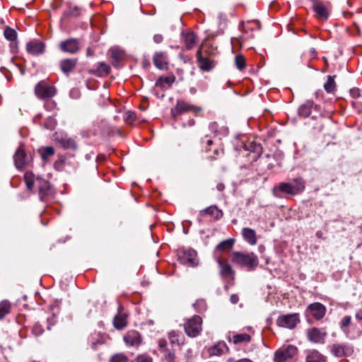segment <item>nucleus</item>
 <instances>
[{
	"mask_svg": "<svg viewBox=\"0 0 362 362\" xmlns=\"http://www.w3.org/2000/svg\"><path fill=\"white\" fill-rule=\"evenodd\" d=\"M231 261L240 267H245L248 271L255 270L259 264L258 257L253 252H233L231 254Z\"/></svg>",
	"mask_w": 362,
	"mask_h": 362,
	"instance_id": "f257e3e1",
	"label": "nucleus"
},
{
	"mask_svg": "<svg viewBox=\"0 0 362 362\" xmlns=\"http://www.w3.org/2000/svg\"><path fill=\"white\" fill-rule=\"evenodd\" d=\"M278 188L284 194L296 195L304 190L305 182L302 178L298 177L291 182L280 183Z\"/></svg>",
	"mask_w": 362,
	"mask_h": 362,
	"instance_id": "f03ea898",
	"label": "nucleus"
},
{
	"mask_svg": "<svg viewBox=\"0 0 362 362\" xmlns=\"http://www.w3.org/2000/svg\"><path fill=\"white\" fill-rule=\"evenodd\" d=\"M202 320L198 315H194L192 318L187 320L184 325V329L186 334L189 337H196L202 332Z\"/></svg>",
	"mask_w": 362,
	"mask_h": 362,
	"instance_id": "7ed1b4c3",
	"label": "nucleus"
},
{
	"mask_svg": "<svg viewBox=\"0 0 362 362\" xmlns=\"http://www.w3.org/2000/svg\"><path fill=\"white\" fill-rule=\"evenodd\" d=\"M298 115L303 117L311 115L313 119H316L318 116H322V112L319 105L314 106L313 101L307 100L298 108Z\"/></svg>",
	"mask_w": 362,
	"mask_h": 362,
	"instance_id": "20e7f679",
	"label": "nucleus"
},
{
	"mask_svg": "<svg viewBox=\"0 0 362 362\" xmlns=\"http://www.w3.org/2000/svg\"><path fill=\"white\" fill-rule=\"evenodd\" d=\"M56 88L48 85L45 81H40L35 87V93L40 99H49L55 95Z\"/></svg>",
	"mask_w": 362,
	"mask_h": 362,
	"instance_id": "39448f33",
	"label": "nucleus"
},
{
	"mask_svg": "<svg viewBox=\"0 0 362 362\" xmlns=\"http://www.w3.org/2000/svg\"><path fill=\"white\" fill-rule=\"evenodd\" d=\"M299 322L300 317L298 313L281 315L276 320L278 326L291 329L295 328Z\"/></svg>",
	"mask_w": 362,
	"mask_h": 362,
	"instance_id": "423d86ee",
	"label": "nucleus"
},
{
	"mask_svg": "<svg viewBox=\"0 0 362 362\" xmlns=\"http://www.w3.org/2000/svg\"><path fill=\"white\" fill-rule=\"evenodd\" d=\"M201 110V107H195L184 100H177L175 107L171 110V115L175 118L177 115L189 111H193L197 115Z\"/></svg>",
	"mask_w": 362,
	"mask_h": 362,
	"instance_id": "0eeeda50",
	"label": "nucleus"
},
{
	"mask_svg": "<svg viewBox=\"0 0 362 362\" xmlns=\"http://www.w3.org/2000/svg\"><path fill=\"white\" fill-rule=\"evenodd\" d=\"M297 352V349L292 345L278 349L274 354V362H286L291 358Z\"/></svg>",
	"mask_w": 362,
	"mask_h": 362,
	"instance_id": "6e6552de",
	"label": "nucleus"
},
{
	"mask_svg": "<svg viewBox=\"0 0 362 362\" xmlns=\"http://www.w3.org/2000/svg\"><path fill=\"white\" fill-rule=\"evenodd\" d=\"M196 57L199 64V67L204 71H209L214 68L216 62L212 58H207L203 56V52L201 49L197 51Z\"/></svg>",
	"mask_w": 362,
	"mask_h": 362,
	"instance_id": "1a4fd4ad",
	"label": "nucleus"
},
{
	"mask_svg": "<svg viewBox=\"0 0 362 362\" xmlns=\"http://www.w3.org/2000/svg\"><path fill=\"white\" fill-rule=\"evenodd\" d=\"M158 349L162 354V360L164 362H174L175 360V353L173 350L168 348L166 339H160L158 340Z\"/></svg>",
	"mask_w": 362,
	"mask_h": 362,
	"instance_id": "9d476101",
	"label": "nucleus"
},
{
	"mask_svg": "<svg viewBox=\"0 0 362 362\" xmlns=\"http://www.w3.org/2000/svg\"><path fill=\"white\" fill-rule=\"evenodd\" d=\"M36 183L38 187L39 196L42 201H45L47 197L53 194V189L48 181L37 177Z\"/></svg>",
	"mask_w": 362,
	"mask_h": 362,
	"instance_id": "9b49d317",
	"label": "nucleus"
},
{
	"mask_svg": "<svg viewBox=\"0 0 362 362\" xmlns=\"http://www.w3.org/2000/svg\"><path fill=\"white\" fill-rule=\"evenodd\" d=\"M327 332L324 329L312 327L307 330V337L313 343H324Z\"/></svg>",
	"mask_w": 362,
	"mask_h": 362,
	"instance_id": "f8f14e48",
	"label": "nucleus"
},
{
	"mask_svg": "<svg viewBox=\"0 0 362 362\" xmlns=\"http://www.w3.org/2000/svg\"><path fill=\"white\" fill-rule=\"evenodd\" d=\"M326 310L325 306L317 302L310 304L306 310V311L317 320H320L324 317Z\"/></svg>",
	"mask_w": 362,
	"mask_h": 362,
	"instance_id": "ddd939ff",
	"label": "nucleus"
},
{
	"mask_svg": "<svg viewBox=\"0 0 362 362\" xmlns=\"http://www.w3.org/2000/svg\"><path fill=\"white\" fill-rule=\"evenodd\" d=\"M180 259L182 264L190 267H196L199 264L197 252L192 249L185 250L180 256Z\"/></svg>",
	"mask_w": 362,
	"mask_h": 362,
	"instance_id": "4468645a",
	"label": "nucleus"
},
{
	"mask_svg": "<svg viewBox=\"0 0 362 362\" xmlns=\"http://www.w3.org/2000/svg\"><path fill=\"white\" fill-rule=\"evenodd\" d=\"M59 47L64 52L75 54L79 50L78 41L75 38H69L62 41Z\"/></svg>",
	"mask_w": 362,
	"mask_h": 362,
	"instance_id": "2eb2a0df",
	"label": "nucleus"
},
{
	"mask_svg": "<svg viewBox=\"0 0 362 362\" xmlns=\"http://www.w3.org/2000/svg\"><path fill=\"white\" fill-rule=\"evenodd\" d=\"M331 352L337 357H344L353 354V347L348 344H334L330 348Z\"/></svg>",
	"mask_w": 362,
	"mask_h": 362,
	"instance_id": "dca6fc26",
	"label": "nucleus"
},
{
	"mask_svg": "<svg viewBox=\"0 0 362 362\" xmlns=\"http://www.w3.org/2000/svg\"><path fill=\"white\" fill-rule=\"evenodd\" d=\"M209 357L221 356L229 352V348L223 341H219L206 350Z\"/></svg>",
	"mask_w": 362,
	"mask_h": 362,
	"instance_id": "f3484780",
	"label": "nucleus"
},
{
	"mask_svg": "<svg viewBox=\"0 0 362 362\" xmlns=\"http://www.w3.org/2000/svg\"><path fill=\"white\" fill-rule=\"evenodd\" d=\"M153 62L155 66L160 70L168 69V56L165 52H156L153 57Z\"/></svg>",
	"mask_w": 362,
	"mask_h": 362,
	"instance_id": "a211bd4d",
	"label": "nucleus"
},
{
	"mask_svg": "<svg viewBox=\"0 0 362 362\" xmlns=\"http://www.w3.org/2000/svg\"><path fill=\"white\" fill-rule=\"evenodd\" d=\"M218 264L220 267V275L224 279L233 280L235 278V272L232 267L227 261L221 259L218 260Z\"/></svg>",
	"mask_w": 362,
	"mask_h": 362,
	"instance_id": "6ab92c4d",
	"label": "nucleus"
},
{
	"mask_svg": "<svg viewBox=\"0 0 362 362\" xmlns=\"http://www.w3.org/2000/svg\"><path fill=\"white\" fill-rule=\"evenodd\" d=\"M78 64V59L72 58V59H64L59 62V67L61 71L69 76L70 73H71L74 69L76 68Z\"/></svg>",
	"mask_w": 362,
	"mask_h": 362,
	"instance_id": "aec40b11",
	"label": "nucleus"
},
{
	"mask_svg": "<svg viewBox=\"0 0 362 362\" xmlns=\"http://www.w3.org/2000/svg\"><path fill=\"white\" fill-rule=\"evenodd\" d=\"M45 45L37 40H32L27 43L26 49L32 55H39L45 52Z\"/></svg>",
	"mask_w": 362,
	"mask_h": 362,
	"instance_id": "412c9836",
	"label": "nucleus"
},
{
	"mask_svg": "<svg viewBox=\"0 0 362 362\" xmlns=\"http://www.w3.org/2000/svg\"><path fill=\"white\" fill-rule=\"evenodd\" d=\"M124 342L129 346H138L141 342V335L136 331H129L124 336Z\"/></svg>",
	"mask_w": 362,
	"mask_h": 362,
	"instance_id": "4be33fe9",
	"label": "nucleus"
},
{
	"mask_svg": "<svg viewBox=\"0 0 362 362\" xmlns=\"http://www.w3.org/2000/svg\"><path fill=\"white\" fill-rule=\"evenodd\" d=\"M313 11L319 18L327 19L329 16V11L322 1H316L313 4Z\"/></svg>",
	"mask_w": 362,
	"mask_h": 362,
	"instance_id": "5701e85b",
	"label": "nucleus"
},
{
	"mask_svg": "<svg viewBox=\"0 0 362 362\" xmlns=\"http://www.w3.org/2000/svg\"><path fill=\"white\" fill-rule=\"evenodd\" d=\"M209 215L214 218L216 220L220 219L223 216V211L219 209L216 206L211 205L199 211L200 216Z\"/></svg>",
	"mask_w": 362,
	"mask_h": 362,
	"instance_id": "b1692460",
	"label": "nucleus"
},
{
	"mask_svg": "<svg viewBox=\"0 0 362 362\" xmlns=\"http://www.w3.org/2000/svg\"><path fill=\"white\" fill-rule=\"evenodd\" d=\"M110 66L105 62H100L96 69H90L88 72L97 76H105L110 72Z\"/></svg>",
	"mask_w": 362,
	"mask_h": 362,
	"instance_id": "393cba45",
	"label": "nucleus"
},
{
	"mask_svg": "<svg viewBox=\"0 0 362 362\" xmlns=\"http://www.w3.org/2000/svg\"><path fill=\"white\" fill-rule=\"evenodd\" d=\"M242 235L245 240L250 245H254L257 243L256 233L253 229L244 228L242 230Z\"/></svg>",
	"mask_w": 362,
	"mask_h": 362,
	"instance_id": "a878e982",
	"label": "nucleus"
},
{
	"mask_svg": "<svg viewBox=\"0 0 362 362\" xmlns=\"http://www.w3.org/2000/svg\"><path fill=\"white\" fill-rule=\"evenodd\" d=\"M13 158L15 165L18 169L22 168L25 165L26 154L22 149H17Z\"/></svg>",
	"mask_w": 362,
	"mask_h": 362,
	"instance_id": "bb28decb",
	"label": "nucleus"
},
{
	"mask_svg": "<svg viewBox=\"0 0 362 362\" xmlns=\"http://www.w3.org/2000/svg\"><path fill=\"white\" fill-rule=\"evenodd\" d=\"M306 362H325V357L317 350H310L308 351Z\"/></svg>",
	"mask_w": 362,
	"mask_h": 362,
	"instance_id": "cd10ccee",
	"label": "nucleus"
},
{
	"mask_svg": "<svg viewBox=\"0 0 362 362\" xmlns=\"http://www.w3.org/2000/svg\"><path fill=\"white\" fill-rule=\"evenodd\" d=\"M59 142L64 149L76 150L77 148L76 142L71 138L63 136L59 140Z\"/></svg>",
	"mask_w": 362,
	"mask_h": 362,
	"instance_id": "c85d7f7f",
	"label": "nucleus"
},
{
	"mask_svg": "<svg viewBox=\"0 0 362 362\" xmlns=\"http://www.w3.org/2000/svg\"><path fill=\"white\" fill-rule=\"evenodd\" d=\"M244 148L246 151L254 153L256 158L260 157L262 153V148L261 145L254 141L250 142L248 144H245Z\"/></svg>",
	"mask_w": 362,
	"mask_h": 362,
	"instance_id": "c756f323",
	"label": "nucleus"
},
{
	"mask_svg": "<svg viewBox=\"0 0 362 362\" xmlns=\"http://www.w3.org/2000/svg\"><path fill=\"white\" fill-rule=\"evenodd\" d=\"M168 339L171 345L181 346L184 344V338L175 331H171L168 333Z\"/></svg>",
	"mask_w": 362,
	"mask_h": 362,
	"instance_id": "7c9ffc66",
	"label": "nucleus"
},
{
	"mask_svg": "<svg viewBox=\"0 0 362 362\" xmlns=\"http://www.w3.org/2000/svg\"><path fill=\"white\" fill-rule=\"evenodd\" d=\"M113 324L116 329H123L127 325L126 315L124 314L118 313L114 317Z\"/></svg>",
	"mask_w": 362,
	"mask_h": 362,
	"instance_id": "2f4dec72",
	"label": "nucleus"
},
{
	"mask_svg": "<svg viewBox=\"0 0 362 362\" xmlns=\"http://www.w3.org/2000/svg\"><path fill=\"white\" fill-rule=\"evenodd\" d=\"M110 52H111V59H112L111 63H112V66H118L119 62H121V60L123 58V55H124L123 52L120 50H117V49H111Z\"/></svg>",
	"mask_w": 362,
	"mask_h": 362,
	"instance_id": "473e14b6",
	"label": "nucleus"
},
{
	"mask_svg": "<svg viewBox=\"0 0 362 362\" xmlns=\"http://www.w3.org/2000/svg\"><path fill=\"white\" fill-rule=\"evenodd\" d=\"M335 77L336 76H328L327 80L324 84V88L328 93H333L336 90Z\"/></svg>",
	"mask_w": 362,
	"mask_h": 362,
	"instance_id": "72a5a7b5",
	"label": "nucleus"
},
{
	"mask_svg": "<svg viewBox=\"0 0 362 362\" xmlns=\"http://www.w3.org/2000/svg\"><path fill=\"white\" fill-rule=\"evenodd\" d=\"M184 41H185L186 47L188 49H191L196 44L197 37L194 35V33L192 32L187 33L184 36Z\"/></svg>",
	"mask_w": 362,
	"mask_h": 362,
	"instance_id": "f704fd0d",
	"label": "nucleus"
},
{
	"mask_svg": "<svg viewBox=\"0 0 362 362\" xmlns=\"http://www.w3.org/2000/svg\"><path fill=\"white\" fill-rule=\"evenodd\" d=\"M24 180L27 186V189L29 191H32L34 187L35 182H36V178H35L34 174L28 171L24 175Z\"/></svg>",
	"mask_w": 362,
	"mask_h": 362,
	"instance_id": "c9c22d12",
	"label": "nucleus"
},
{
	"mask_svg": "<svg viewBox=\"0 0 362 362\" xmlns=\"http://www.w3.org/2000/svg\"><path fill=\"white\" fill-rule=\"evenodd\" d=\"M250 340V335L246 333L237 334L233 337V342L235 344L248 343Z\"/></svg>",
	"mask_w": 362,
	"mask_h": 362,
	"instance_id": "e433bc0d",
	"label": "nucleus"
},
{
	"mask_svg": "<svg viewBox=\"0 0 362 362\" xmlns=\"http://www.w3.org/2000/svg\"><path fill=\"white\" fill-rule=\"evenodd\" d=\"M234 245L233 239H228L223 241H221L217 246L216 250L218 251H225L232 249Z\"/></svg>",
	"mask_w": 362,
	"mask_h": 362,
	"instance_id": "4c0bfd02",
	"label": "nucleus"
},
{
	"mask_svg": "<svg viewBox=\"0 0 362 362\" xmlns=\"http://www.w3.org/2000/svg\"><path fill=\"white\" fill-rule=\"evenodd\" d=\"M41 158L43 160H47L54 154V149L52 146H47L40 150Z\"/></svg>",
	"mask_w": 362,
	"mask_h": 362,
	"instance_id": "58836bf2",
	"label": "nucleus"
},
{
	"mask_svg": "<svg viewBox=\"0 0 362 362\" xmlns=\"http://www.w3.org/2000/svg\"><path fill=\"white\" fill-rule=\"evenodd\" d=\"M11 304L7 300H3L0 303V320L3 319L6 315L10 312Z\"/></svg>",
	"mask_w": 362,
	"mask_h": 362,
	"instance_id": "ea45409f",
	"label": "nucleus"
},
{
	"mask_svg": "<svg viewBox=\"0 0 362 362\" xmlns=\"http://www.w3.org/2000/svg\"><path fill=\"white\" fill-rule=\"evenodd\" d=\"M175 76H166V77L160 76L156 81V86H159V87H162L163 83H167L169 86H171L172 83L175 81Z\"/></svg>",
	"mask_w": 362,
	"mask_h": 362,
	"instance_id": "a19ab883",
	"label": "nucleus"
},
{
	"mask_svg": "<svg viewBox=\"0 0 362 362\" xmlns=\"http://www.w3.org/2000/svg\"><path fill=\"white\" fill-rule=\"evenodd\" d=\"M4 36L5 37L9 40V41H15L17 38V33L16 32L15 30L9 28V27H7L5 30H4Z\"/></svg>",
	"mask_w": 362,
	"mask_h": 362,
	"instance_id": "79ce46f5",
	"label": "nucleus"
},
{
	"mask_svg": "<svg viewBox=\"0 0 362 362\" xmlns=\"http://www.w3.org/2000/svg\"><path fill=\"white\" fill-rule=\"evenodd\" d=\"M235 64L238 69L240 71L244 69L246 65L245 57L242 54L235 56Z\"/></svg>",
	"mask_w": 362,
	"mask_h": 362,
	"instance_id": "37998d69",
	"label": "nucleus"
},
{
	"mask_svg": "<svg viewBox=\"0 0 362 362\" xmlns=\"http://www.w3.org/2000/svg\"><path fill=\"white\" fill-rule=\"evenodd\" d=\"M203 52V56H206L207 58L214 59V56L215 55V52L214 48L211 47H200Z\"/></svg>",
	"mask_w": 362,
	"mask_h": 362,
	"instance_id": "c03bdc74",
	"label": "nucleus"
},
{
	"mask_svg": "<svg viewBox=\"0 0 362 362\" xmlns=\"http://www.w3.org/2000/svg\"><path fill=\"white\" fill-rule=\"evenodd\" d=\"M128 361L127 357L122 354H115L110 360V362H128Z\"/></svg>",
	"mask_w": 362,
	"mask_h": 362,
	"instance_id": "a18cd8bd",
	"label": "nucleus"
},
{
	"mask_svg": "<svg viewBox=\"0 0 362 362\" xmlns=\"http://www.w3.org/2000/svg\"><path fill=\"white\" fill-rule=\"evenodd\" d=\"M351 322V316H345L342 318L340 322V328L344 332H346V327L350 325Z\"/></svg>",
	"mask_w": 362,
	"mask_h": 362,
	"instance_id": "49530a36",
	"label": "nucleus"
},
{
	"mask_svg": "<svg viewBox=\"0 0 362 362\" xmlns=\"http://www.w3.org/2000/svg\"><path fill=\"white\" fill-rule=\"evenodd\" d=\"M202 143L206 144V150L208 151L210 149L208 148V146H211L214 144V141L211 136L208 134H206L204 137L202 138Z\"/></svg>",
	"mask_w": 362,
	"mask_h": 362,
	"instance_id": "de8ad7c7",
	"label": "nucleus"
},
{
	"mask_svg": "<svg viewBox=\"0 0 362 362\" xmlns=\"http://www.w3.org/2000/svg\"><path fill=\"white\" fill-rule=\"evenodd\" d=\"M136 362H153L151 356L146 354H140L135 358Z\"/></svg>",
	"mask_w": 362,
	"mask_h": 362,
	"instance_id": "09e8293b",
	"label": "nucleus"
},
{
	"mask_svg": "<svg viewBox=\"0 0 362 362\" xmlns=\"http://www.w3.org/2000/svg\"><path fill=\"white\" fill-rule=\"evenodd\" d=\"M136 118V115L132 112H127L125 114L124 121L129 124L132 123Z\"/></svg>",
	"mask_w": 362,
	"mask_h": 362,
	"instance_id": "8fccbe9b",
	"label": "nucleus"
},
{
	"mask_svg": "<svg viewBox=\"0 0 362 362\" xmlns=\"http://www.w3.org/2000/svg\"><path fill=\"white\" fill-rule=\"evenodd\" d=\"M142 66L144 69H148L151 66L150 61L146 57H144L142 59Z\"/></svg>",
	"mask_w": 362,
	"mask_h": 362,
	"instance_id": "3c124183",
	"label": "nucleus"
},
{
	"mask_svg": "<svg viewBox=\"0 0 362 362\" xmlns=\"http://www.w3.org/2000/svg\"><path fill=\"white\" fill-rule=\"evenodd\" d=\"M163 40V35L160 34H156L153 36V41L157 44L162 42Z\"/></svg>",
	"mask_w": 362,
	"mask_h": 362,
	"instance_id": "603ef678",
	"label": "nucleus"
},
{
	"mask_svg": "<svg viewBox=\"0 0 362 362\" xmlns=\"http://www.w3.org/2000/svg\"><path fill=\"white\" fill-rule=\"evenodd\" d=\"M350 93L351 96L354 98H358L360 96L359 90L358 88H354L350 90Z\"/></svg>",
	"mask_w": 362,
	"mask_h": 362,
	"instance_id": "864d4df0",
	"label": "nucleus"
},
{
	"mask_svg": "<svg viewBox=\"0 0 362 362\" xmlns=\"http://www.w3.org/2000/svg\"><path fill=\"white\" fill-rule=\"evenodd\" d=\"M230 300L233 304H236L239 300V297L236 294H232L230 297Z\"/></svg>",
	"mask_w": 362,
	"mask_h": 362,
	"instance_id": "5fc2aeb1",
	"label": "nucleus"
},
{
	"mask_svg": "<svg viewBox=\"0 0 362 362\" xmlns=\"http://www.w3.org/2000/svg\"><path fill=\"white\" fill-rule=\"evenodd\" d=\"M355 317L357 320L362 321V309H360L356 312Z\"/></svg>",
	"mask_w": 362,
	"mask_h": 362,
	"instance_id": "6e6d98bb",
	"label": "nucleus"
},
{
	"mask_svg": "<svg viewBox=\"0 0 362 362\" xmlns=\"http://www.w3.org/2000/svg\"><path fill=\"white\" fill-rule=\"evenodd\" d=\"M216 189L220 191V192H222L225 189V185L223 184V183H218L216 185Z\"/></svg>",
	"mask_w": 362,
	"mask_h": 362,
	"instance_id": "4d7b16f0",
	"label": "nucleus"
},
{
	"mask_svg": "<svg viewBox=\"0 0 362 362\" xmlns=\"http://www.w3.org/2000/svg\"><path fill=\"white\" fill-rule=\"evenodd\" d=\"M64 162H65V158H61L57 161H56L54 165H55V166H57V165H58L59 164L62 165V164L64 163Z\"/></svg>",
	"mask_w": 362,
	"mask_h": 362,
	"instance_id": "13d9d810",
	"label": "nucleus"
},
{
	"mask_svg": "<svg viewBox=\"0 0 362 362\" xmlns=\"http://www.w3.org/2000/svg\"><path fill=\"white\" fill-rule=\"evenodd\" d=\"M52 121H53V119H48V120L45 123V127H46L47 129H52V127H50V126H49V122H52Z\"/></svg>",
	"mask_w": 362,
	"mask_h": 362,
	"instance_id": "bf43d9fd",
	"label": "nucleus"
},
{
	"mask_svg": "<svg viewBox=\"0 0 362 362\" xmlns=\"http://www.w3.org/2000/svg\"><path fill=\"white\" fill-rule=\"evenodd\" d=\"M86 54L88 57H90V56H93V52L91 50L90 48H88L87 49V51H86Z\"/></svg>",
	"mask_w": 362,
	"mask_h": 362,
	"instance_id": "052dcab7",
	"label": "nucleus"
},
{
	"mask_svg": "<svg viewBox=\"0 0 362 362\" xmlns=\"http://www.w3.org/2000/svg\"><path fill=\"white\" fill-rule=\"evenodd\" d=\"M234 362H253V361H252L251 360H250L248 358H241V359H239V360L235 361Z\"/></svg>",
	"mask_w": 362,
	"mask_h": 362,
	"instance_id": "680f3d73",
	"label": "nucleus"
},
{
	"mask_svg": "<svg viewBox=\"0 0 362 362\" xmlns=\"http://www.w3.org/2000/svg\"><path fill=\"white\" fill-rule=\"evenodd\" d=\"M355 26H356V28L357 30V34L358 35H361V30H360L359 27L357 25H356V24H355Z\"/></svg>",
	"mask_w": 362,
	"mask_h": 362,
	"instance_id": "e2e57ef3",
	"label": "nucleus"
},
{
	"mask_svg": "<svg viewBox=\"0 0 362 362\" xmlns=\"http://www.w3.org/2000/svg\"><path fill=\"white\" fill-rule=\"evenodd\" d=\"M214 153L215 155L218 156L220 153V151L218 148H215L214 150Z\"/></svg>",
	"mask_w": 362,
	"mask_h": 362,
	"instance_id": "0e129e2a",
	"label": "nucleus"
},
{
	"mask_svg": "<svg viewBox=\"0 0 362 362\" xmlns=\"http://www.w3.org/2000/svg\"><path fill=\"white\" fill-rule=\"evenodd\" d=\"M98 343H100V341L93 342V344H92L93 349H96V346Z\"/></svg>",
	"mask_w": 362,
	"mask_h": 362,
	"instance_id": "69168bd1",
	"label": "nucleus"
},
{
	"mask_svg": "<svg viewBox=\"0 0 362 362\" xmlns=\"http://www.w3.org/2000/svg\"><path fill=\"white\" fill-rule=\"evenodd\" d=\"M209 158V159H210L211 160H214V159H215V157H214V156H209V158Z\"/></svg>",
	"mask_w": 362,
	"mask_h": 362,
	"instance_id": "338daca9",
	"label": "nucleus"
}]
</instances>
